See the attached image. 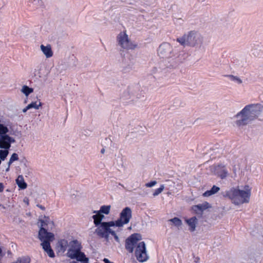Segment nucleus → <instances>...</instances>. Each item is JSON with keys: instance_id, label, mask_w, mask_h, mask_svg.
I'll use <instances>...</instances> for the list:
<instances>
[{"instance_id": "obj_1", "label": "nucleus", "mask_w": 263, "mask_h": 263, "mask_svg": "<svg viewBox=\"0 0 263 263\" xmlns=\"http://www.w3.org/2000/svg\"><path fill=\"white\" fill-rule=\"evenodd\" d=\"M141 239V236L138 233H134L126 238L125 242L126 250L132 253L135 248V255L137 260L140 262H143L148 259L146 253V246L144 241L138 243Z\"/></svg>"}, {"instance_id": "obj_2", "label": "nucleus", "mask_w": 263, "mask_h": 263, "mask_svg": "<svg viewBox=\"0 0 263 263\" xmlns=\"http://www.w3.org/2000/svg\"><path fill=\"white\" fill-rule=\"evenodd\" d=\"M263 110V105L261 104H251L246 105L235 118L236 125L238 127H242L249 124L251 122L256 119Z\"/></svg>"}, {"instance_id": "obj_3", "label": "nucleus", "mask_w": 263, "mask_h": 263, "mask_svg": "<svg viewBox=\"0 0 263 263\" xmlns=\"http://www.w3.org/2000/svg\"><path fill=\"white\" fill-rule=\"evenodd\" d=\"M232 196L231 202L236 205H240L243 203H249L251 194V188L246 185L243 190H240L237 187L236 189H231Z\"/></svg>"}, {"instance_id": "obj_4", "label": "nucleus", "mask_w": 263, "mask_h": 263, "mask_svg": "<svg viewBox=\"0 0 263 263\" xmlns=\"http://www.w3.org/2000/svg\"><path fill=\"white\" fill-rule=\"evenodd\" d=\"M114 226H116V224L113 221L103 222L98 226L96 230V232L100 237L105 238H108L109 235L111 234L114 237L116 240H118L119 238L116 232L110 229V227Z\"/></svg>"}, {"instance_id": "obj_5", "label": "nucleus", "mask_w": 263, "mask_h": 263, "mask_svg": "<svg viewBox=\"0 0 263 263\" xmlns=\"http://www.w3.org/2000/svg\"><path fill=\"white\" fill-rule=\"evenodd\" d=\"M177 41L183 46H194L201 41L200 36L196 32L191 31L187 34H184L181 37L177 38Z\"/></svg>"}, {"instance_id": "obj_6", "label": "nucleus", "mask_w": 263, "mask_h": 263, "mask_svg": "<svg viewBox=\"0 0 263 263\" xmlns=\"http://www.w3.org/2000/svg\"><path fill=\"white\" fill-rule=\"evenodd\" d=\"M118 45L125 50H134L137 47V44L133 42L129 39L126 31L121 32L117 36Z\"/></svg>"}, {"instance_id": "obj_7", "label": "nucleus", "mask_w": 263, "mask_h": 263, "mask_svg": "<svg viewBox=\"0 0 263 263\" xmlns=\"http://www.w3.org/2000/svg\"><path fill=\"white\" fill-rule=\"evenodd\" d=\"M9 129L6 126H0V148L9 149L11 143L15 142L13 138L7 135Z\"/></svg>"}, {"instance_id": "obj_8", "label": "nucleus", "mask_w": 263, "mask_h": 263, "mask_svg": "<svg viewBox=\"0 0 263 263\" xmlns=\"http://www.w3.org/2000/svg\"><path fill=\"white\" fill-rule=\"evenodd\" d=\"M132 217V210L129 207H126L123 209L120 214V218L115 221L117 227H122L128 223Z\"/></svg>"}, {"instance_id": "obj_9", "label": "nucleus", "mask_w": 263, "mask_h": 263, "mask_svg": "<svg viewBox=\"0 0 263 263\" xmlns=\"http://www.w3.org/2000/svg\"><path fill=\"white\" fill-rule=\"evenodd\" d=\"M45 225H47L46 222L44 220H41V227L39 232V238L41 241L54 238V235L53 233L48 232L44 228Z\"/></svg>"}, {"instance_id": "obj_10", "label": "nucleus", "mask_w": 263, "mask_h": 263, "mask_svg": "<svg viewBox=\"0 0 263 263\" xmlns=\"http://www.w3.org/2000/svg\"><path fill=\"white\" fill-rule=\"evenodd\" d=\"M70 248L67 253V256L70 255V254L76 253L77 252L81 251L82 246L81 242L77 240H73L71 241L69 243Z\"/></svg>"}, {"instance_id": "obj_11", "label": "nucleus", "mask_w": 263, "mask_h": 263, "mask_svg": "<svg viewBox=\"0 0 263 263\" xmlns=\"http://www.w3.org/2000/svg\"><path fill=\"white\" fill-rule=\"evenodd\" d=\"M71 259H76L77 261L88 263V258L86 257L85 254L81 251L70 254L68 256Z\"/></svg>"}, {"instance_id": "obj_12", "label": "nucleus", "mask_w": 263, "mask_h": 263, "mask_svg": "<svg viewBox=\"0 0 263 263\" xmlns=\"http://www.w3.org/2000/svg\"><path fill=\"white\" fill-rule=\"evenodd\" d=\"M215 173L220 178L223 179L227 176L228 172L224 166L218 165L215 167Z\"/></svg>"}, {"instance_id": "obj_13", "label": "nucleus", "mask_w": 263, "mask_h": 263, "mask_svg": "<svg viewBox=\"0 0 263 263\" xmlns=\"http://www.w3.org/2000/svg\"><path fill=\"white\" fill-rule=\"evenodd\" d=\"M185 222L189 226V230L191 232H193L195 230L196 224L197 223V219L194 216L189 219H185Z\"/></svg>"}, {"instance_id": "obj_14", "label": "nucleus", "mask_w": 263, "mask_h": 263, "mask_svg": "<svg viewBox=\"0 0 263 263\" xmlns=\"http://www.w3.org/2000/svg\"><path fill=\"white\" fill-rule=\"evenodd\" d=\"M41 49L44 54L46 55V58H50L53 55V52L51 50L50 45H48L46 46L42 45L41 46Z\"/></svg>"}, {"instance_id": "obj_15", "label": "nucleus", "mask_w": 263, "mask_h": 263, "mask_svg": "<svg viewBox=\"0 0 263 263\" xmlns=\"http://www.w3.org/2000/svg\"><path fill=\"white\" fill-rule=\"evenodd\" d=\"M93 213H97V214L93 215L92 218L93 219L94 224L96 226H98L102 222L101 221L104 218V215L100 214L99 212L95 211Z\"/></svg>"}, {"instance_id": "obj_16", "label": "nucleus", "mask_w": 263, "mask_h": 263, "mask_svg": "<svg viewBox=\"0 0 263 263\" xmlns=\"http://www.w3.org/2000/svg\"><path fill=\"white\" fill-rule=\"evenodd\" d=\"M16 183L18 186L21 189H25L27 187V183L25 182L22 175H19L16 179Z\"/></svg>"}, {"instance_id": "obj_17", "label": "nucleus", "mask_w": 263, "mask_h": 263, "mask_svg": "<svg viewBox=\"0 0 263 263\" xmlns=\"http://www.w3.org/2000/svg\"><path fill=\"white\" fill-rule=\"evenodd\" d=\"M59 246L60 247L61 250L63 252L65 251L68 246V241L66 239H61L59 242Z\"/></svg>"}, {"instance_id": "obj_18", "label": "nucleus", "mask_w": 263, "mask_h": 263, "mask_svg": "<svg viewBox=\"0 0 263 263\" xmlns=\"http://www.w3.org/2000/svg\"><path fill=\"white\" fill-rule=\"evenodd\" d=\"M31 261L29 256H23L17 258L16 260L13 263H30Z\"/></svg>"}, {"instance_id": "obj_19", "label": "nucleus", "mask_w": 263, "mask_h": 263, "mask_svg": "<svg viewBox=\"0 0 263 263\" xmlns=\"http://www.w3.org/2000/svg\"><path fill=\"white\" fill-rule=\"evenodd\" d=\"M53 239H49L47 240H44V241H42V242L41 245L42 246L43 249L44 251L48 250L51 248L50 241H52Z\"/></svg>"}, {"instance_id": "obj_20", "label": "nucleus", "mask_w": 263, "mask_h": 263, "mask_svg": "<svg viewBox=\"0 0 263 263\" xmlns=\"http://www.w3.org/2000/svg\"><path fill=\"white\" fill-rule=\"evenodd\" d=\"M18 160V155L16 153H13L10 159L8 162V168L7 169V171H8L9 168V167L10 165L15 161H17Z\"/></svg>"}, {"instance_id": "obj_21", "label": "nucleus", "mask_w": 263, "mask_h": 263, "mask_svg": "<svg viewBox=\"0 0 263 263\" xmlns=\"http://www.w3.org/2000/svg\"><path fill=\"white\" fill-rule=\"evenodd\" d=\"M110 210V205H103L101 207L99 213H102L105 214H108Z\"/></svg>"}, {"instance_id": "obj_22", "label": "nucleus", "mask_w": 263, "mask_h": 263, "mask_svg": "<svg viewBox=\"0 0 263 263\" xmlns=\"http://www.w3.org/2000/svg\"><path fill=\"white\" fill-rule=\"evenodd\" d=\"M22 92L26 96H28L30 93L32 92L33 90L32 88L27 86H24L22 89Z\"/></svg>"}, {"instance_id": "obj_23", "label": "nucleus", "mask_w": 263, "mask_h": 263, "mask_svg": "<svg viewBox=\"0 0 263 263\" xmlns=\"http://www.w3.org/2000/svg\"><path fill=\"white\" fill-rule=\"evenodd\" d=\"M42 106V103L39 102V104H37L36 102H32L30 104L28 105V108H34L36 109H38L40 106Z\"/></svg>"}, {"instance_id": "obj_24", "label": "nucleus", "mask_w": 263, "mask_h": 263, "mask_svg": "<svg viewBox=\"0 0 263 263\" xmlns=\"http://www.w3.org/2000/svg\"><path fill=\"white\" fill-rule=\"evenodd\" d=\"M9 153L8 149L0 150V159L4 161Z\"/></svg>"}, {"instance_id": "obj_25", "label": "nucleus", "mask_w": 263, "mask_h": 263, "mask_svg": "<svg viewBox=\"0 0 263 263\" xmlns=\"http://www.w3.org/2000/svg\"><path fill=\"white\" fill-rule=\"evenodd\" d=\"M167 48H169V45L167 44H162L161 45L158 49V52L160 54H161L162 56L164 55L163 51L166 49Z\"/></svg>"}, {"instance_id": "obj_26", "label": "nucleus", "mask_w": 263, "mask_h": 263, "mask_svg": "<svg viewBox=\"0 0 263 263\" xmlns=\"http://www.w3.org/2000/svg\"><path fill=\"white\" fill-rule=\"evenodd\" d=\"M170 221L174 223V224L176 226H180L182 224L181 220L177 217H174L170 219Z\"/></svg>"}, {"instance_id": "obj_27", "label": "nucleus", "mask_w": 263, "mask_h": 263, "mask_svg": "<svg viewBox=\"0 0 263 263\" xmlns=\"http://www.w3.org/2000/svg\"><path fill=\"white\" fill-rule=\"evenodd\" d=\"M164 185H163V184L161 185L160 187H159L155 190V191L154 192V193L153 194V195L154 196H156L158 195L159 194H160L163 191V190H164Z\"/></svg>"}, {"instance_id": "obj_28", "label": "nucleus", "mask_w": 263, "mask_h": 263, "mask_svg": "<svg viewBox=\"0 0 263 263\" xmlns=\"http://www.w3.org/2000/svg\"><path fill=\"white\" fill-rule=\"evenodd\" d=\"M198 205L201 208V209H200L201 213H202V212L204 210L208 209L210 207L209 203L207 202H205L204 203H203L202 204H199Z\"/></svg>"}, {"instance_id": "obj_29", "label": "nucleus", "mask_w": 263, "mask_h": 263, "mask_svg": "<svg viewBox=\"0 0 263 263\" xmlns=\"http://www.w3.org/2000/svg\"><path fill=\"white\" fill-rule=\"evenodd\" d=\"M200 209L201 208L198 204L192 206V210L195 214H201L202 213L200 212Z\"/></svg>"}, {"instance_id": "obj_30", "label": "nucleus", "mask_w": 263, "mask_h": 263, "mask_svg": "<svg viewBox=\"0 0 263 263\" xmlns=\"http://www.w3.org/2000/svg\"><path fill=\"white\" fill-rule=\"evenodd\" d=\"M45 251L47 253L48 255L50 257H51V258L54 257L55 254H54V253L53 250L51 249V248H50V249H48V250H46Z\"/></svg>"}, {"instance_id": "obj_31", "label": "nucleus", "mask_w": 263, "mask_h": 263, "mask_svg": "<svg viewBox=\"0 0 263 263\" xmlns=\"http://www.w3.org/2000/svg\"><path fill=\"white\" fill-rule=\"evenodd\" d=\"M231 80L235 82L237 84H241L242 82V80L239 77L233 75H231Z\"/></svg>"}, {"instance_id": "obj_32", "label": "nucleus", "mask_w": 263, "mask_h": 263, "mask_svg": "<svg viewBox=\"0 0 263 263\" xmlns=\"http://www.w3.org/2000/svg\"><path fill=\"white\" fill-rule=\"evenodd\" d=\"M233 173L234 174V176H236V175H237V173H239V171H240V166L239 165L236 166V165H234L233 166Z\"/></svg>"}, {"instance_id": "obj_33", "label": "nucleus", "mask_w": 263, "mask_h": 263, "mask_svg": "<svg viewBox=\"0 0 263 263\" xmlns=\"http://www.w3.org/2000/svg\"><path fill=\"white\" fill-rule=\"evenodd\" d=\"M220 190V188L216 185H213L212 189L210 190L212 193L214 194L218 192Z\"/></svg>"}, {"instance_id": "obj_34", "label": "nucleus", "mask_w": 263, "mask_h": 263, "mask_svg": "<svg viewBox=\"0 0 263 263\" xmlns=\"http://www.w3.org/2000/svg\"><path fill=\"white\" fill-rule=\"evenodd\" d=\"M157 183V182L156 181H152L148 183H146L145 186L147 187H151L155 185H156Z\"/></svg>"}, {"instance_id": "obj_35", "label": "nucleus", "mask_w": 263, "mask_h": 263, "mask_svg": "<svg viewBox=\"0 0 263 263\" xmlns=\"http://www.w3.org/2000/svg\"><path fill=\"white\" fill-rule=\"evenodd\" d=\"M213 194H214L212 193L211 190H208V191H205L203 194V196H204V197H209V196H211V195H212Z\"/></svg>"}, {"instance_id": "obj_36", "label": "nucleus", "mask_w": 263, "mask_h": 263, "mask_svg": "<svg viewBox=\"0 0 263 263\" xmlns=\"http://www.w3.org/2000/svg\"><path fill=\"white\" fill-rule=\"evenodd\" d=\"M4 190V185L2 183H0V192H3Z\"/></svg>"}, {"instance_id": "obj_37", "label": "nucleus", "mask_w": 263, "mask_h": 263, "mask_svg": "<svg viewBox=\"0 0 263 263\" xmlns=\"http://www.w3.org/2000/svg\"><path fill=\"white\" fill-rule=\"evenodd\" d=\"M30 108H28V105L25 107L23 109V111L24 112H26L28 109H29Z\"/></svg>"}, {"instance_id": "obj_38", "label": "nucleus", "mask_w": 263, "mask_h": 263, "mask_svg": "<svg viewBox=\"0 0 263 263\" xmlns=\"http://www.w3.org/2000/svg\"><path fill=\"white\" fill-rule=\"evenodd\" d=\"M37 206L39 207L41 209H42V210H45V208L44 206H43V205H37Z\"/></svg>"}, {"instance_id": "obj_39", "label": "nucleus", "mask_w": 263, "mask_h": 263, "mask_svg": "<svg viewBox=\"0 0 263 263\" xmlns=\"http://www.w3.org/2000/svg\"><path fill=\"white\" fill-rule=\"evenodd\" d=\"M224 196H227L230 197L229 192H227L226 194L223 195Z\"/></svg>"}, {"instance_id": "obj_40", "label": "nucleus", "mask_w": 263, "mask_h": 263, "mask_svg": "<svg viewBox=\"0 0 263 263\" xmlns=\"http://www.w3.org/2000/svg\"><path fill=\"white\" fill-rule=\"evenodd\" d=\"M105 152V149L104 148L102 149L101 151V153L103 154Z\"/></svg>"}, {"instance_id": "obj_41", "label": "nucleus", "mask_w": 263, "mask_h": 263, "mask_svg": "<svg viewBox=\"0 0 263 263\" xmlns=\"http://www.w3.org/2000/svg\"><path fill=\"white\" fill-rule=\"evenodd\" d=\"M2 249H1V248H0V254L2 253Z\"/></svg>"}, {"instance_id": "obj_42", "label": "nucleus", "mask_w": 263, "mask_h": 263, "mask_svg": "<svg viewBox=\"0 0 263 263\" xmlns=\"http://www.w3.org/2000/svg\"><path fill=\"white\" fill-rule=\"evenodd\" d=\"M5 126V125H4V124H0V126Z\"/></svg>"}, {"instance_id": "obj_43", "label": "nucleus", "mask_w": 263, "mask_h": 263, "mask_svg": "<svg viewBox=\"0 0 263 263\" xmlns=\"http://www.w3.org/2000/svg\"><path fill=\"white\" fill-rule=\"evenodd\" d=\"M26 202H27V204H28V203H29L28 201H26Z\"/></svg>"}, {"instance_id": "obj_44", "label": "nucleus", "mask_w": 263, "mask_h": 263, "mask_svg": "<svg viewBox=\"0 0 263 263\" xmlns=\"http://www.w3.org/2000/svg\"><path fill=\"white\" fill-rule=\"evenodd\" d=\"M26 202H27V204H28V203H29L28 201H26Z\"/></svg>"}]
</instances>
